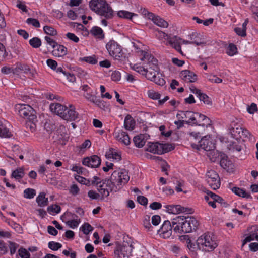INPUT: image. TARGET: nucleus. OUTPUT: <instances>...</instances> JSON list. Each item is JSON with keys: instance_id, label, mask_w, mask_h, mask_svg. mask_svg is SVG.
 Instances as JSON below:
<instances>
[{"instance_id": "obj_1", "label": "nucleus", "mask_w": 258, "mask_h": 258, "mask_svg": "<svg viewBox=\"0 0 258 258\" xmlns=\"http://www.w3.org/2000/svg\"><path fill=\"white\" fill-rule=\"evenodd\" d=\"M130 176L126 171H114L111 174L110 179H105L103 184H101L98 191L102 196L107 197L110 192H116L120 190L122 185L128 182Z\"/></svg>"}, {"instance_id": "obj_2", "label": "nucleus", "mask_w": 258, "mask_h": 258, "mask_svg": "<svg viewBox=\"0 0 258 258\" xmlns=\"http://www.w3.org/2000/svg\"><path fill=\"white\" fill-rule=\"evenodd\" d=\"M141 54L143 56L141 58V60L147 61L145 74L146 78L154 82L156 84L163 86L165 84V81L161 77L157 59L147 52L142 51Z\"/></svg>"}, {"instance_id": "obj_3", "label": "nucleus", "mask_w": 258, "mask_h": 258, "mask_svg": "<svg viewBox=\"0 0 258 258\" xmlns=\"http://www.w3.org/2000/svg\"><path fill=\"white\" fill-rule=\"evenodd\" d=\"M173 230L181 234L195 231L199 225V222L194 217L190 216H178L172 220Z\"/></svg>"}, {"instance_id": "obj_4", "label": "nucleus", "mask_w": 258, "mask_h": 258, "mask_svg": "<svg viewBox=\"0 0 258 258\" xmlns=\"http://www.w3.org/2000/svg\"><path fill=\"white\" fill-rule=\"evenodd\" d=\"M89 7L91 10L104 18L101 20V23L105 26L107 25L106 20L112 19L114 16L112 8L105 0H91Z\"/></svg>"}, {"instance_id": "obj_5", "label": "nucleus", "mask_w": 258, "mask_h": 258, "mask_svg": "<svg viewBox=\"0 0 258 258\" xmlns=\"http://www.w3.org/2000/svg\"><path fill=\"white\" fill-rule=\"evenodd\" d=\"M197 244L200 249L208 252L212 251L218 246L215 237L209 232L200 236L197 240Z\"/></svg>"}, {"instance_id": "obj_6", "label": "nucleus", "mask_w": 258, "mask_h": 258, "mask_svg": "<svg viewBox=\"0 0 258 258\" xmlns=\"http://www.w3.org/2000/svg\"><path fill=\"white\" fill-rule=\"evenodd\" d=\"M17 109L18 114L22 118L33 120L35 119L36 112L34 109L28 104H18Z\"/></svg>"}, {"instance_id": "obj_7", "label": "nucleus", "mask_w": 258, "mask_h": 258, "mask_svg": "<svg viewBox=\"0 0 258 258\" xmlns=\"http://www.w3.org/2000/svg\"><path fill=\"white\" fill-rule=\"evenodd\" d=\"M133 248L132 244L127 242L123 243L122 245L116 247L114 252L115 256L117 258H129L132 255Z\"/></svg>"}, {"instance_id": "obj_8", "label": "nucleus", "mask_w": 258, "mask_h": 258, "mask_svg": "<svg viewBox=\"0 0 258 258\" xmlns=\"http://www.w3.org/2000/svg\"><path fill=\"white\" fill-rule=\"evenodd\" d=\"M109 55L116 59L122 57L123 52L121 46L114 40L109 41L106 45Z\"/></svg>"}, {"instance_id": "obj_9", "label": "nucleus", "mask_w": 258, "mask_h": 258, "mask_svg": "<svg viewBox=\"0 0 258 258\" xmlns=\"http://www.w3.org/2000/svg\"><path fill=\"white\" fill-rule=\"evenodd\" d=\"M207 180L209 185L214 190L220 186V179L219 175L214 170H210L207 172Z\"/></svg>"}, {"instance_id": "obj_10", "label": "nucleus", "mask_w": 258, "mask_h": 258, "mask_svg": "<svg viewBox=\"0 0 258 258\" xmlns=\"http://www.w3.org/2000/svg\"><path fill=\"white\" fill-rule=\"evenodd\" d=\"M172 228L173 229V226L172 221L166 220L164 222L160 229L158 230V233L161 237L164 239L168 238L172 235Z\"/></svg>"}, {"instance_id": "obj_11", "label": "nucleus", "mask_w": 258, "mask_h": 258, "mask_svg": "<svg viewBox=\"0 0 258 258\" xmlns=\"http://www.w3.org/2000/svg\"><path fill=\"white\" fill-rule=\"evenodd\" d=\"M101 159L97 155H92L84 158L82 160L83 165L91 168H97L101 164Z\"/></svg>"}, {"instance_id": "obj_12", "label": "nucleus", "mask_w": 258, "mask_h": 258, "mask_svg": "<svg viewBox=\"0 0 258 258\" xmlns=\"http://www.w3.org/2000/svg\"><path fill=\"white\" fill-rule=\"evenodd\" d=\"M195 115L192 125L195 124L206 127L210 125L211 121L208 117L198 112H195Z\"/></svg>"}, {"instance_id": "obj_13", "label": "nucleus", "mask_w": 258, "mask_h": 258, "mask_svg": "<svg viewBox=\"0 0 258 258\" xmlns=\"http://www.w3.org/2000/svg\"><path fill=\"white\" fill-rule=\"evenodd\" d=\"M195 112L190 111H179L176 115V117L178 119H186L185 123L187 124L192 125L193 120H194V116Z\"/></svg>"}, {"instance_id": "obj_14", "label": "nucleus", "mask_w": 258, "mask_h": 258, "mask_svg": "<svg viewBox=\"0 0 258 258\" xmlns=\"http://www.w3.org/2000/svg\"><path fill=\"white\" fill-rule=\"evenodd\" d=\"M79 116L78 113L75 110L74 106L69 105V108H67V111L63 119L67 121H72L78 119Z\"/></svg>"}, {"instance_id": "obj_15", "label": "nucleus", "mask_w": 258, "mask_h": 258, "mask_svg": "<svg viewBox=\"0 0 258 258\" xmlns=\"http://www.w3.org/2000/svg\"><path fill=\"white\" fill-rule=\"evenodd\" d=\"M180 75V77L187 82H195L197 80V75L194 72L188 70L182 71Z\"/></svg>"}, {"instance_id": "obj_16", "label": "nucleus", "mask_w": 258, "mask_h": 258, "mask_svg": "<svg viewBox=\"0 0 258 258\" xmlns=\"http://www.w3.org/2000/svg\"><path fill=\"white\" fill-rule=\"evenodd\" d=\"M199 143V145L202 149L208 152L215 148V144L212 141L207 139L206 136L202 138Z\"/></svg>"}, {"instance_id": "obj_17", "label": "nucleus", "mask_w": 258, "mask_h": 258, "mask_svg": "<svg viewBox=\"0 0 258 258\" xmlns=\"http://www.w3.org/2000/svg\"><path fill=\"white\" fill-rule=\"evenodd\" d=\"M67 108V107L66 106L62 105L59 103L51 104L50 105L51 110L53 111L55 113L59 116L62 119L66 112Z\"/></svg>"}, {"instance_id": "obj_18", "label": "nucleus", "mask_w": 258, "mask_h": 258, "mask_svg": "<svg viewBox=\"0 0 258 258\" xmlns=\"http://www.w3.org/2000/svg\"><path fill=\"white\" fill-rule=\"evenodd\" d=\"M220 165L223 169L228 172H232L233 171V165L230 160H228L227 156H223L220 161Z\"/></svg>"}, {"instance_id": "obj_19", "label": "nucleus", "mask_w": 258, "mask_h": 258, "mask_svg": "<svg viewBox=\"0 0 258 258\" xmlns=\"http://www.w3.org/2000/svg\"><path fill=\"white\" fill-rule=\"evenodd\" d=\"M53 48L52 54L54 56L62 57L67 53V49L63 45L57 44Z\"/></svg>"}, {"instance_id": "obj_20", "label": "nucleus", "mask_w": 258, "mask_h": 258, "mask_svg": "<svg viewBox=\"0 0 258 258\" xmlns=\"http://www.w3.org/2000/svg\"><path fill=\"white\" fill-rule=\"evenodd\" d=\"M115 138L118 141L124 144L125 145H128L131 143L130 138L128 134L122 131L116 133Z\"/></svg>"}, {"instance_id": "obj_21", "label": "nucleus", "mask_w": 258, "mask_h": 258, "mask_svg": "<svg viewBox=\"0 0 258 258\" xmlns=\"http://www.w3.org/2000/svg\"><path fill=\"white\" fill-rule=\"evenodd\" d=\"M86 98L104 110L108 109L106 102L102 100L98 99L96 96L90 95L89 97L86 96Z\"/></svg>"}, {"instance_id": "obj_22", "label": "nucleus", "mask_w": 258, "mask_h": 258, "mask_svg": "<svg viewBox=\"0 0 258 258\" xmlns=\"http://www.w3.org/2000/svg\"><path fill=\"white\" fill-rule=\"evenodd\" d=\"M182 39L175 36L172 38H170L168 42L172 47L175 48L178 52L182 54V52L181 51L180 46V41Z\"/></svg>"}, {"instance_id": "obj_23", "label": "nucleus", "mask_w": 258, "mask_h": 258, "mask_svg": "<svg viewBox=\"0 0 258 258\" xmlns=\"http://www.w3.org/2000/svg\"><path fill=\"white\" fill-rule=\"evenodd\" d=\"M147 140V135L140 134L139 135L134 137L133 141L135 146L138 148L143 147Z\"/></svg>"}, {"instance_id": "obj_24", "label": "nucleus", "mask_w": 258, "mask_h": 258, "mask_svg": "<svg viewBox=\"0 0 258 258\" xmlns=\"http://www.w3.org/2000/svg\"><path fill=\"white\" fill-rule=\"evenodd\" d=\"M160 149V143L159 142H149L148 145V147L146 150L151 153L161 155Z\"/></svg>"}, {"instance_id": "obj_25", "label": "nucleus", "mask_w": 258, "mask_h": 258, "mask_svg": "<svg viewBox=\"0 0 258 258\" xmlns=\"http://www.w3.org/2000/svg\"><path fill=\"white\" fill-rule=\"evenodd\" d=\"M45 196L46 194L45 192H41L36 198V201L39 206L43 207L48 205V199L46 198Z\"/></svg>"}, {"instance_id": "obj_26", "label": "nucleus", "mask_w": 258, "mask_h": 258, "mask_svg": "<svg viewBox=\"0 0 258 258\" xmlns=\"http://www.w3.org/2000/svg\"><path fill=\"white\" fill-rule=\"evenodd\" d=\"M150 20H151L155 24L160 27L167 28L168 27L169 24L167 21L159 16H155L154 14L153 15V19H151Z\"/></svg>"}, {"instance_id": "obj_27", "label": "nucleus", "mask_w": 258, "mask_h": 258, "mask_svg": "<svg viewBox=\"0 0 258 258\" xmlns=\"http://www.w3.org/2000/svg\"><path fill=\"white\" fill-rule=\"evenodd\" d=\"M206 194L208 195L215 202L221 204L223 207H226L228 206L227 203L225 202L224 199L219 196L216 195L212 192L207 190Z\"/></svg>"}, {"instance_id": "obj_28", "label": "nucleus", "mask_w": 258, "mask_h": 258, "mask_svg": "<svg viewBox=\"0 0 258 258\" xmlns=\"http://www.w3.org/2000/svg\"><path fill=\"white\" fill-rule=\"evenodd\" d=\"M191 44H196L199 45H206V42L201 38L198 37V34L196 33H192L190 35Z\"/></svg>"}, {"instance_id": "obj_29", "label": "nucleus", "mask_w": 258, "mask_h": 258, "mask_svg": "<svg viewBox=\"0 0 258 258\" xmlns=\"http://www.w3.org/2000/svg\"><path fill=\"white\" fill-rule=\"evenodd\" d=\"M232 191L236 195L245 198L252 199L251 196L249 193H247L243 189L239 187H234L232 189Z\"/></svg>"}, {"instance_id": "obj_30", "label": "nucleus", "mask_w": 258, "mask_h": 258, "mask_svg": "<svg viewBox=\"0 0 258 258\" xmlns=\"http://www.w3.org/2000/svg\"><path fill=\"white\" fill-rule=\"evenodd\" d=\"M135 122L130 115H127L125 117L124 126L126 130H132L134 128Z\"/></svg>"}, {"instance_id": "obj_31", "label": "nucleus", "mask_w": 258, "mask_h": 258, "mask_svg": "<svg viewBox=\"0 0 258 258\" xmlns=\"http://www.w3.org/2000/svg\"><path fill=\"white\" fill-rule=\"evenodd\" d=\"M117 16L120 18L132 20V17L137 15L125 10L119 11L117 13Z\"/></svg>"}, {"instance_id": "obj_32", "label": "nucleus", "mask_w": 258, "mask_h": 258, "mask_svg": "<svg viewBox=\"0 0 258 258\" xmlns=\"http://www.w3.org/2000/svg\"><path fill=\"white\" fill-rule=\"evenodd\" d=\"M191 209L182 207L179 205H174L173 214H177L180 213H191Z\"/></svg>"}, {"instance_id": "obj_33", "label": "nucleus", "mask_w": 258, "mask_h": 258, "mask_svg": "<svg viewBox=\"0 0 258 258\" xmlns=\"http://www.w3.org/2000/svg\"><path fill=\"white\" fill-rule=\"evenodd\" d=\"M90 33L93 35L98 38H103L104 37L102 29L97 26H94L90 30Z\"/></svg>"}, {"instance_id": "obj_34", "label": "nucleus", "mask_w": 258, "mask_h": 258, "mask_svg": "<svg viewBox=\"0 0 258 258\" xmlns=\"http://www.w3.org/2000/svg\"><path fill=\"white\" fill-rule=\"evenodd\" d=\"M242 131V127H232L230 130V133L232 137L235 139L236 140H238L241 137V133Z\"/></svg>"}, {"instance_id": "obj_35", "label": "nucleus", "mask_w": 258, "mask_h": 258, "mask_svg": "<svg viewBox=\"0 0 258 258\" xmlns=\"http://www.w3.org/2000/svg\"><path fill=\"white\" fill-rule=\"evenodd\" d=\"M25 175L24 170L23 167H20L14 170L12 174V177L19 179L22 178Z\"/></svg>"}, {"instance_id": "obj_36", "label": "nucleus", "mask_w": 258, "mask_h": 258, "mask_svg": "<svg viewBox=\"0 0 258 258\" xmlns=\"http://www.w3.org/2000/svg\"><path fill=\"white\" fill-rule=\"evenodd\" d=\"M38 122L37 117L33 120L28 119L26 120V126L27 128H29L31 132H34L36 128V123Z\"/></svg>"}, {"instance_id": "obj_37", "label": "nucleus", "mask_w": 258, "mask_h": 258, "mask_svg": "<svg viewBox=\"0 0 258 258\" xmlns=\"http://www.w3.org/2000/svg\"><path fill=\"white\" fill-rule=\"evenodd\" d=\"M220 153H219L217 150H215V148L214 149L210 150L208 152L207 154V156L209 157L210 160L212 162H215L216 159L219 158L220 156Z\"/></svg>"}, {"instance_id": "obj_38", "label": "nucleus", "mask_w": 258, "mask_h": 258, "mask_svg": "<svg viewBox=\"0 0 258 258\" xmlns=\"http://www.w3.org/2000/svg\"><path fill=\"white\" fill-rule=\"evenodd\" d=\"M201 101H202L205 104L211 106L212 101L209 97L206 94L201 92L197 97Z\"/></svg>"}, {"instance_id": "obj_39", "label": "nucleus", "mask_w": 258, "mask_h": 258, "mask_svg": "<svg viewBox=\"0 0 258 258\" xmlns=\"http://www.w3.org/2000/svg\"><path fill=\"white\" fill-rule=\"evenodd\" d=\"M80 61H85L91 64H95L97 63V59L96 58L95 55L81 57L79 58Z\"/></svg>"}, {"instance_id": "obj_40", "label": "nucleus", "mask_w": 258, "mask_h": 258, "mask_svg": "<svg viewBox=\"0 0 258 258\" xmlns=\"http://www.w3.org/2000/svg\"><path fill=\"white\" fill-rule=\"evenodd\" d=\"M24 197L26 199H32L36 194V190L33 188H28L24 190Z\"/></svg>"}, {"instance_id": "obj_41", "label": "nucleus", "mask_w": 258, "mask_h": 258, "mask_svg": "<svg viewBox=\"0 0 258 258\" xmlns=\"http://www.w3.org/2000/svg\"><path fill=\"white\" fill-rule=\"evenodd\" d=\"M160 147H161V155L165 153L168 152L174 148V147L170 144H163L160 143Z\"/></svg>"}, {"instance_id": "obj_42", "label": "nucleus", "mask_w": 258, "mask_h": 258, "mask_svg": "<svg viewBox=\"0 0 258 258\" xmlns=\"http://www.w3.org/2000/svg\"><path fill=\"white\" fill-rule=\"evenodd\" d=\"M11 133L6 127L3 125L2 122L0 121V137H10Z\"/></svg>"}, {"instance_id": "obj_43", "label": "nucleus", "mask_w": 258, "mask_h": 258, "mask_svg": "<svg viewBox=\"0 0 258 258\" xmlns=\"http://www.w3.org/2000/svg\"><path fill=\"white\" fill-rule=\"evenodd\" d=\"M61 207L57 205H52L47 207V211L51 214H57L60 212Z\"/></svg>"}, {"instance_id": "obj_44", "label": "nucleus", "mask_w": 258, "mask_h": 258, "mask_svg": "<svg viewBox=\"0 0 258 258\" xmlns=\"http://www.w3.org/2000/svg\"><path fill=\"white\" fill-rule=\"evenodd\" d=\"M30 45L33 48H37L41 45V41L38 37H33L29 40Z\"/></svg>"}, {"instance_id": "obj_45", "label": "nucleus", "mask_w": 258, "mask_h": 258, "mask_svg": "<svg viewBox=\"0 0 258 258\" xmlns=\"http://www.w3.org/2000/svg\"><path fill=\"white\" fill-rule=\"evenodd\" d=\"M19 70L23 71L24 73H28L30 72V68L27 64H19L15 68L16 73H19Z\"/></svg>"}, {"instance_id": "obj_46", "label": "nucleus", "mask_w": 258, "mask_h": 258, "mask_svg": "<svg viewBox=\"0 0 258 258\" xmlns=\"http://www.w3.org/2000/svg\"><path fill=\"white\" fill-rule=\"evenodd\" d=\"M236 53V46L233 44H230L226 49V53L229 56H233Z\"/></svg>"}, {"instance_id": "obj_47", "label": "nucleus", "mask_w": 258, "mask_h": 258, "mask_svg": "<svg viewBox=\"0 0 258 258\" xmlns=\"http://www.w3.org/2000/svg\"><path fill=\"white\" fill-rule=\"evenodd\" d=\"M236 141L231 142L229 145V150H236L238 152L241 150V146L239 145L238 140Z\"/></svg>"}, {"instance_id": "obj_48", "label": "nucleus", "mask_w": 258, "mask_h": 258, "mask_svg": "<svg viewBox=\"0 0 258 258\" xmlns=\"http://www.w3.org/2000/svg\"><path fill=\"white\" fill-rule=\"evenodd\" d=\"M150 221V216H146L143 221V225L148 231H152L153 230V227L151 225Z\"/></svg>"}, {"instance_id": "obj_49", "label": "nucleus", "mask_w": 258, "mask_h": 258, "mask_svg": "<svg viewBox=\"0 0 258 258\" xmlns=\"http://www.w3.org/2000/svg\"><path fill=\"white\" fill-rule=\"evenodd\" d=\"M43 30L46 34L49 35L55 36L57 34V31L51 26H44L43 27Z\"/></svg>"}, {"instance_id": "obj_50", "label": "nucleus", "mask_w": 258, "mask_h": 258, "mask_svg": "<svg viewBox=\"0 0 258 258\" xmlns=\"http://www.w3.org/2000/svg\"><path fill=\"white\" fill-rule=\"evenodd\" d=\"M84 234L88 235L93 230V227L88 223H85L80 228Z\"/></svg>"}, {"instance_id": "obj_51", "label": "nucleus", "mask_w": 258, "mask_h": 258, "mask_svg": "<svg viewBox=\"0 0 258 258\" xmlns=\"http://www.w3.org/2000/svg\"><path fill=\"white\" fill-rule=\"evenodd\" d=\"M156 36L160 40L164 39L168 41L170 39V37L167 34L158 29L157 30Z\"/></svg>"}, {"instance_id": "obj_52", "label": "nucleus", "mask_w": 258, "mask_h": 258, "mask_svg": "<svg viewBox=\"0 0 258 258\" xmlns=\"http://www.w3.org/2000/svg\"><path fill=\"white\" fill-rule=\"evenodd\" d=\"M62 247L61 244L55 242L54 241H50L48 243V247L51 250L56 251Z\"/></svg>"}, {"instance_id": "obj_53", "label": "nucleus", "mask_w": 258, "mask_h": 258, "mask_svg": "<svg viewBox=\"0 0 258 258\" xmlns=\"http://www.w3.org/2000/svg\"><path fill=\"white\" fill-rule=\"evenodd\" d=\"M1 72L4 74L8 75L11 73L15 74L16 71L15 68L4 66L1 69Z\"/></svg>"}, {"instance_id": "obj_54", "label": "nucleus", "mask_w": 258, "mask_h": 258, "mask_svg": "<svg viewBox=\"0 0 258 258\" xmlns=\"http://www.w3.org/2000/svg\"><path fill=\"white\" fill-rule=\"evenodd\" d=\"M247 111L249 114H253L258 111L257 105L254 103H252L250 105L247 106Z\"/></svg>"}, {"instance_id": "obj_55", "label": "nucleus", "mask_w": 258, "mask_h": 258, "mask_svg": "<svg viewBox=\"0 0 258 258\" xmlns=\"http://www.w3.org/2000/svg\"><path fill=\"white\" fill-rule=\"evenodd\" d=\"M26 23L31 24L36 28H39L40 26L39 21L36 19L29 18L26 20Z\"/></svg>"}, {"instance_id": "obj_56", "label": "nucleus", "mask_w": 258, "mask_h": 258, "mask_svg": "<svg viewBox=\"0 0 258 258\" xmlns=\"http://www.w3.org/2000/svg\"><path fill=\"white\" fill-rule=\"evenodd\" d=\"M148 95L149 98L154 100H158L160 98V94L153 90L148 91Z\"/></svg>"}, {"instance_id": "obj_57", "label": "nucleus", "mask_w": 258, "mask_h": 258, "mask_svg": "<svg viewBox=\"0 0 258 258\" xmlns=\"http://www.w3.org/2000/svg\"><path fill=\"white\" fill-rule=\"evenodd\" d=\"M7 55L8 53L6 52L4 46L0 43V61H3Z\"/></svg>"}, {"instance_id": "obj_58", "label": "nucleus", "mask_w": 258, "mask_h": 258, "mask_svg": "<svg viewBox=\"0 0 258 258\" xmlns=\"http://www.w3.org/2000/svg\"><path fill=\"white\" fill-rule=\"evenodd\" d=\"M19 254L22 258H30V253L27 250L23 248H21L18 250Z\"/></svg>"}, {"instance_id": "obj_59", "label": "nucleus", "mask_w": 258, "mask_h": 258, "mask_svg": "<svg viewBox=\"0 0 258 258\" xmlns=\"http://www.w3.org/2000/svg\"><path fill=\"white\" fill-rule=\"evenodd\" d=\"M9 243L10 253L11 255H13L16 252L17 249L19 247V245L11 241H9Z\"/></svg>"}, {"instance_id": "obj_60", "label": "nucleus", "mask_w": 258, "mask_h": 258, "mask_svg": "<svg viewBox=\"0 0 258 258\" xmlns=\"http://www.w3.org/2000/svg\"><path fill=\"white\" fill-rule=\"evenodd\" d=\"M241 137L247 138L250 140L253 139V136L251 134V133L247 130L242 128V131L241 133Z\"/></svg>"}, {"instance_id": "obj_61", "label": "nucleus", "mask_w": 258, "mask_h": 258, "mask_svg": "<svg viewBox=\"0 0 258 258\" xmlns=\"http://www.w3.org/2000/svg\"><path fill=\"white\" fill-rule=\"evenodd\" d=\"M111 79L114 81H118L120 80L121 73L118 71H113L111 75Z\"/></svg>"}, {"instance_id": "obj_62", "label": "nucleus", "mask_w": 258, "mask_h": 258, "mask_svg": "<svg viewBox=\"0 0 258 258\" xmlns=\"http://www.w3.org/2000/svg\"><path fill=\"white\" fill-rule=\"evenodd\" d=\"M234 31L239 36L245 37L246 36V30L242 28L236 27L234 28Z\"/></svg>"}, {"instance_id": "obj_63", "label": "nucleus", "mask_w": 258, "mask_h": 258, "mask_svg": "<svg viewBox=\"0 0 258 258\" xmlns=\"http://www.w3.org/2000/svg\"><path fill=\"white\" fill-rule=\"evenodd\" d=\"M133 68L135 71L142 75H145L146 73V65L144 66H137V65H135Z\"/></svg>"}, {"instance_id": "obj_64", "label": "nucleus", "mask_w": 258, "mask_h": 258, "mask_svg": "<svg viewBox=\"0 0 258 258\" xmlns=\"http://www.w3.org/2000/svg\"><path fill=\"white\" fill-rule=\"evenodd\" d=\"M75 179L78 181L79 183L86 185H89L90 181L88 180H87L86 178L80 176H76L75 177Z\"/></svg>"}]
</instances>
